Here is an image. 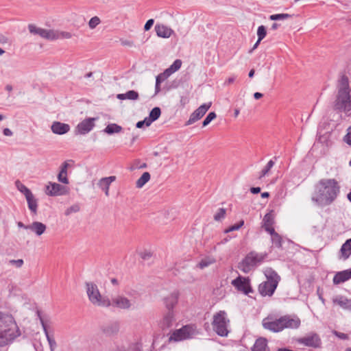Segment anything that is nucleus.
Listing matches in <instances>:
<instances>
[{
    "label": "nucleus",
    "mask_w": 351,
    "mask_h": 351,
    "mask_svg": "<svg viewBox=\"0 0 351 351\" xmlns=\"http://www.w3.org/2000/svg\"><path fill=\"white\" fill-rule=\"evenodd\" d=\"M178 293L173 292L165 299V304L168 311H173V307L178 302Z\"/></svg>",
    "instance_id": "nucleus-26"
},
{
    "label": "nucleus",
    "mask_w": 351,
    "mask_h": 351,
    "mask_svg": "<svg viewBox=\"0 0 351 351\" xmlns=\"http://www.w3.org/2000/svg\"><path fill=\"white\" fill-rule=\"evenodd\" d=\"M143 121L146 126H149L154 122V121L151 119L149 116L145 117Z\"/></svg>",
    "instance_id": "nucleus-57"
},
{
    "label": "nucleus",
    "mask_w": 351,
    "mask_h": 351,
    "mask_svg": "<svg viewBox=\"0 0 351 351\" xmlns=\"http://www.w3.org/2000/svg\"><path fill=\"white\" fill-rule=\"evenodd\" d=\"M263 327L273 332H279L282 331L280 317L274 318L271 316H267L262 321Z\"/></svg>",
    "instance_id": "nucleus-8"
},
{
    "label": "nucleus",
    "mask_w": 351,
    "mask_h": 351,
    "mask_svg": "<svg viewBox=\"0 0 351 351\" xmlns=\"http://www.w3.org/2000/svg\"><path fill=\"white\" fill-rule=\"evenodd\" d=\"M351 88L348 77L342 75L337 84V95L332 108L337 113H349L351 111Z\"/></svg>",
    "instance_id": "nucleus-2"
},
{
    "label": "nucleus",
    "mask_w": 351,
    "mask_h": 351,
    "mask_svg": "<svg viewBox=\"0 0 351 351\" xmlns=\"http://www.w3.org/2000/svg\"><path fill=\"white\" fill-rule=\"evenodd\" d=\"M100 22L101 21L98 16H93L88 22L89 27L90 29H94L100 23Z\"/></svg>",
    "instance_id": "nucleus-49"
},
{
    "label": "nucleus",
    "mask_w": 351,
    "mask_h": 351,
    "mask_svg": "<svg viewBox=\"0 0 351 351\" xmlns=\"http://www.w3.org/2000/svg\"><path fill=\"white\" fill-rule=\"evenodd\" d=\"M150 174L149 172H144L142 176L137 180L136 186L137 188H142L149 180Z\"/></svg>",
    "instance_id": "nucleus-34"
},
{
    "label": "nucleus",
    "mask_w": 351,
    "mask_h": 351,
    "mask_svg": "<svg viewBox=\"0 0 351 351\" xmlns=\"http://www.w3.org/2000/svg\"><path fill=\"white\" fill-rule=\"evenodd\" d=\"M17 226L19 227V228H25V229H29V225H25L23 222L21 221H19L17 222Z\"/></svg>",
    "instance_id": "nucleus-63"
},
{
    "label": "nucleus",
    "mask_w": 351,
    "mask_h": 351,
    "mask_svg": "<svg viewBox=\"0 0 351 351\" xmlns=\"http://www.w3.org/2000/svg\"><path fill=\"white\" fill-rule=\"evenodd\" d=\"M182 66V61L180 59L176 60L173 64L166 70L171 75L180 69Z\"/></svg>",
    "instance_id": "nucleus-37"
},
{
    "label": "nucleus",
    "mask_w": 351,
    "mask_h": 351,
    "mask_svg": "<svg viewBox=\"0 0 351 351\" xmlns=\"http://www.w3.org/2000/svg\"><path fill=\"white\" fill-rule=\"evenodd\" d=\"M38 34L43 38L54 40V30L53 29H45L40 28Z\"/></svg>",
    "instance_id": "nucleus-32"
},
{
    "label": "nucleus",
    "mask_w": 351,
    "mask_h": 351,
    "mask_svg": "<svg viewBox=\"0 0 351 351\" xmlns=\"http://www.w3.org/2000/svg\"><path fill=\"white\" fill-rule=\"evenodd\" d=\"M96 118H87L79 123L75 128L77 134H86L90 132L95 126Z\"/></svg>",
    "instance_id": "nucleus-12"
},
{
    "label": "nucleus",
    "mask_w": 351,
    "mask_h": 351,
    "mask_svg": "<svg viewBox=\"0 0 351 351\" xmlns=\"http://www.w3.org/2000/svg\"><path fill=\"white\" fill-rule=\"evenodd\" d=\"M332 302L334 304L340 306L344 309H348L351 308V300H348L347 298L344 296H336L332 299Z\"/></svg>",
    "instance_id": "nucleus-28"
},
{
    "label": "nucleus",
    "mask_w": 351,
    "mask_h": 351,
    "mask_svg": "<svg viewBox=\"0 0 351 351\" xmlns=\"http://www.w3.org/2000/svg\"><path fill=\"white\" fill-rule=\"evenodd\" d=\"M210 106V102L208 104H203L202 105H201L191 114L189 120L186 121L185 125H189L199 120L202 117H203V116L208 110Z\"/></svg>",
    "instance_id": "nucleus-10"
},
{
    "label": "nucleus",
    "mask_w": 351,
    "mask_h": 351,
    "mask_svg": "<svg viewBox=\"0 0 351 351\" xmlns=\"http://www.w3.org/2000/svg\"><path fill=\"white\" fill-rule=\"evenodd\" d=\"M244 225V221L241 220L239 223L231 226L228 230H226V232H229L234 230H237L240 228H241Z\"/></svg>",
    "instance_id": "nucleus-51"
},
{
    "label": "nucleus",
    "mask_w": 351,
    "mask_h": 351,
    "mask_svg": "<svg viewBox=\"0 0 351 351\" xmlns=\"http://www.w3.org/2000/svg\"><path fill=\"white\" fill-rule=\"evenodd\" d=\"M275 162L274 160H270L266 166L262 169L259 178H262L263 177L265 176L271 170V169L274 167Z\"/></svg>",
    "instance_id": "nucleus-39"
},
{
    "label": "nucleus",
    "mask_w": 351,
    "mask_h": 351,
    "mask_svg": "<svg viewBox=\"0 0 351 351\" xmlns=\"http://www.w3.org/2000/svg\"><path fill=\"white\" fill-rule=\"evenodd\" d=\"M80 210V206L78 204H75L70 207L67 208L64 212V215L66 216H69L72 213H75L79 212Z\"/></svg>",
    "instance_id": "nucleus-42"
},
{
    "label": "nucleus",
    "mask_w": 351,
    "mask_h": 351,
    "mask_svg": "<svg viewBox=\"0 0 351 351\" xmlns=\"http://www.w3.org/2000/svg\"><path fill=\"white\" fill-rule=\"evenodd\" d=\"M161 114V110L159 107H154L149 112V117L154 121H156Z\"/></svg>",
    "instance_id": "nucleus-38"
},
{
    "label": "nucleus",
    "mask_w": 351,
    "mask_h": 351,
    "mask_svg": "<svg viewBox=\"0 0 351 351\" xmlns=\"http://www.w3.org/2000/svg\"><path fill=\"white\" fill-rule=\"evenodd\" d=\"M267 35V29L264 25H261L257 29V36L259 40H262Z\"/></svg>",
    "instance_id": "nucleus-46"
},
{
    "label": "nucleus",
    "mask_w": 351,
    "mask_h": 351,
    "mask_svg": "<svg viewBox=\"0 0 351 351\" xmlns=\"http://www.w3.org/2000/svg\"><path fill=\"white\" fill-rule=\"evenodd\" d=\"M154 20L152 19L147 21V22L145 23V24L144 25V30L145 31L149 30L152 28V25H154Z\"/></svg>",
    "instance_id": "nucleus-53"
},
{
    "label": "nucleus",
    "mask_w": 351,
    "mask_h": 351,
    "mask_svg": "<svg viewBox=\"0 0 351 351\" xmlns=\"http://www.w3.org/2000/svg\"><path fill=\"white\" fill-rule=\"evenodd\" d=\"M263 95L261 93H258V92H256L254 94V97L255 99H261V97H263Z\"/></svg>",
    "instance_id": "nucleus-64"
},
{
    "label": "nucleus",
    "mask_w": 351,
    "mask_h": 351,
    "mask_svg": "<svg viewBox=\"0 0 351 351\" xmlns=\"http://www.w3.org/2000/svg\"><path fill=\"white\" fill-rule=\"evenodd\" d=\"M252 351H269L267 339L263 337L257 339L252 348Z\"/></svg>",
    "instance_id": "nucleus-29"
},
{
    "label": "nucleus",
    "mask_w": 351,
    "mask_h": 351,
    "mask_svg": "<svg viewBox=\"0 0 351 351\" xmlns=\"http://www.w3.org/2000/svg\"><path fill=\"white\" fill-rule=\"evenodd\" d=\"M253 265H241V266L239 267V268L244 271H247V269H250V267L252 266Z\"/></svg>",
    "instance_id": "nucleus-59"
},
{
    "label": "nucleus",
    "mask_w": 351,
    "mask_h": 351,
    "mask_svg": "<svg viewBox=\"0 0 351 351\" xmlns=\"http://www.w3.org/2000/svg\"><path fill=\"white\" fill-rule=\"evenodd\" d=\"M54 40L64 38L69 39L72 37V34L68 32L54 30Z\"/></svg>",
    "instance_id": "nucleus-35"
},
{
    "label": "nucleus",
    "mask_w": 351,
    "mask_h": 351,
    "mask_svg": "<svg viewBox=\"0 0 351 351\" xmlns=\"http://www.w3.org/2000/svg\"><path fill=\"white\" fill-rule=\"evenodd\" d=\"M155 30L158 37L164 38H168L173 34V30L171 28L162 24L156 25L155 26Z\"/></svg>",
    "instance_id": "nucleus-19"
},
{
    "label": "nucleus",
    "mask_w": 351,
    "mask_h": 351,
    "mask_svg": "<svg viewBox=\"0 0 351 351\" xmlns=\"http://www.w3.org/2000/svg\"><path fill=\"white\" fill-rule=\"evenodd\" d=\"M226 209L221 208L218 210L217 213L214 215V219L219 221L225 217Z\"/></svg>",
    "instance_id": "nucleus-47"
},
{
    "label": "nucleus",
    "mask_w": 351,
    "mask_h": 351,
    "mask_svg": "<svg viewBox=\"0 0 351 351\" xmlns=\"http://www.w3.org/2000/svg\"><path fill=\"white\" fill-rule=\"evenodd\" d=\"M38 316L40 317V323L42 324L44 332L46 335L47 341L49 344L50 350H51V351H54V350L57 346L56 342L54 338L49 334L48 328H47V326L46 323L45 322L44 319L40 316L39 314H38Z\"/></svg>",
    "instance_id": "nucleus-22"
},
{
    "label": "nucleus",
    "mask_w": 351,
    "mask_h": 351,
    "mask_svg": "<svg viewBox=\"0 0 351 351\" xmlns=\"http://www.w3.org/2000/svg\"><path fill=\"white\" fill-rule=\"evenodd\" d=\"M15 185L17 189L22 193L25 197L32 193V191L19 180L15 182Z\"/></svg>",
    "instance_id": "nucleus-36"
},
{
    "label": "nucleus",
    "mask_w": 351,
    "mask_h": 351,
    "mask_svg": "<svg viewBox=\"0 0 351 351\" xmlns=\"http://www.w3.org/2000/svg\"><path fill=\"white\" fill-rule=\"evenodd\" d=\"M350 278H351V268L337 272L333 278V282L335 285H338L344 282Z\"/></svg>",
    "instance_id": "nucleus-21"
},
{
    "label": "nucleus",
    "mask_w": 351,
    "mask_h": 351,
    "mask_svg": "<svg viewBox=\"0 0 351 351\" xmlns=\"http://www.w3.org/2000/svg\"><path fill=\"white\" fill-rule=\"evenodd\" d=\"M282 331L285 329H297L301 324L300 319L297 315H285L280 317Z\"/></svg>",
    "instance_id": "nucleus-7"
},
{
    "label": "nucleus",
    "mask_w": 351,
    "mask_h": 351,
    "mask_svg": "<svg viewBox=\"0 0 351 351\" xmlns=\"http://www.w3.org/2000/svg\"><path fill=\"white\" fill-rule=\"evenodd\" d=\"M351 254V238L346 240L339 250V257L343 260L347 259Z\"/></svg>",
    "instance_id": "nucleus-23"
},
{
    "label": "nucleus",
    "mask_w": 351,
    "mask_h": 351,
    "mask_svg": "<svg viewBox=\"0 0 351 351\" xmlns=\"http://www.w3.org/2000/svg\"><path fill=\"white\" fill-rule=\"evenodd\" d=\"M127 351H141V350L137 346L134 345V346L130 347Z\"/></svg>",
    "instance_id": "nucleus-62"
},
{
    "label": "nucleus",
    "mask_w": 351,
    "mask_h": 351,
    "mask_svg": "<svg viewBox=\"0 0 351 351\" xmlns=\"http://www.w3.org/2000/svg\"><path fill=\"white\" fill-rule=\"evenodd\" d=\"M264 273L267 278V281H269L271 283H273L274 281H276L277 285L278 284L280 276L274 270H273L271 268H267Z\"/></svg>",
    "instance_id": "nucleus-30"
},
{
    "label": "nucleus",
    "mask_w": 351,
    "mask_h": 351,
    "mask_svg": "<svg viewBox=\"0 0 351 351\" xmlns=\"http://www.w3.org/2000/svg\"><path fill=\"white\" fill-rule=\"evenodd\" d=\"M343 141L351 146V125L347 129V134L343 138Z\"/></svg>",
    "instance_id": "nucleus-52"
},
{
    "label": "nucleus",
    "mask_w": 351,
    "mask_h": 351,
    "mask_svg": "<svg viewBox=\"0 0 351 351\" xmlns=\"http://www.w3.org/2000/svg\"><path fill=\"white\" fill-rule=\"evenodd\" d=\"M250 192L253 194H258L261 192V188L260 187H251Z\"/></svg>",
    "instance_id": "nucleus-58"
},
{
    "label": "nucleus",
    "mask_w": 351,
    "mask_h": 351,
    "mask_svg": "<svg viewBox=\"0 0 351 351\" xmlns=\"http://www.w3.org/2000/svg\"><path fill=\"white\" fill-rule=\"evenodd\" d=\"M69 167V164L67 161H65L62 164L60 171L58 175V180L60 182L69 184V179L67 178V169Z\"/></svg>",
    "instance_id": "nucleus-25"
},
{
    "label": "nucleus",
    "mask_w": 351,
    "mask_h": 351,
    "mask_svg": "<svg viewBox=\"0 0 351 351\" xmlns=\"http://www.w3.org/2000/svg\"><path fill=\"white\" fill-rule=\"evenodd\" d=\"M21 334L13 316L9 313L0 312V347L12 343Z\"/></svg>",
    "instance_id": "nucleus-3"
},
{
    "label": "nucleus",
    "mask_w": 351,
    "mask_h": 351,
    "mask_svg": "<svg viewBox=\"0 0 351 351\" xmlns=\"http://www.w3.org/2000/svg\"><path fill=\"white\" fill-rule=\"evenodd\" d=\"M111 305L122 309H128L131 306V303L127 298L117 296L112 300Z\"/></svg>",
    "instance_id": "nucleus-18"
},
{
    "label": "nucleus",
    "mask_w": 351,
    "mask_h": 351,
    "mask_svg": "<svg viewBox=\"0 0 351 351\" xmlns=\"http://www.w3.org/2000/svg\"><path fill=\"white\" fill-rule=\"evenodd\" d=\"M125 95L126 97V99H130V100H136L139 97V95H138V92H136L134 90H128V92H126L125 93Z\"/></svg>",
    "instance_id": "nucleus-45"
},
{
    "label": "nucleus",
    "mask_w": 351,
    "mask_h": 351,
    "mask_svg": "<svg viewBox=\"0 0 351 351\" xmlns=\"http://www.w3.org/2000/svg\"><path fill=\"white\" fill-rule=\"evenodd\" d=\"M292 17V15L289 14H272L269 16V19L271 21L285 20Z\"/></svg>",
    "instance_id": "nucleus-40"
},
{
    "label": "nucleus",
    "mask_w": 351,
    "mask_h": 351,
    "mask_svg": "<svg viewBox=\"0 0 351 351\" xmlns=\"http://www.w3.org/2000/svg\"><path fill=\"white\" fill-rule=\"evenodd\" d=\"M171 75L170 73L165 69L163 73H160L156 76V80H158V84L161 83L167 79Z\"/></svg>",
    "instance_id": "nucleus-48"
},
{
    "label": "nucleus",
    "mask_w": 351,
    "mask_h": 351,
    "mask_svg": "<svg viewBox=\"0 0 351 351\" xmlns=\"http://www.w3.org/2000/svg\"><path fill=\"white\" fill-rule=\"evenodd\" d=\"M189 102V99L186 97L182 96L180 99V103L182 105L184 106L186 104Z\"/></svg>",
    "instance_id": "nucleus-61"
},
{
    "label": "nucleus",
    "mask_w": 351,
    "mask_h": 351,
    "mask_svg": "<svg viewBox=\"0 0 351 351\" xmlns=\"http://www.w3.org/2000/svg\"><path fill=\"white\" fill-rule=\"evenodd\" d=\"M123 130V128L117 123H109L104 130V132L109 135L119 133Z\"/></svg>",
    "instance_id": "nucleus-31"
},
{
    "label": "nucleus",
    "mask_w": 351,
    "mask_h": 351,
    "mask_svg": "<svg viewBox=\"0 0 351 351\" xmlns=\"http://www.w3.org/2000/svg\"><path fill=\"white\" fill-rule=\"evenodd\" d=\"M121 43L123 46H128V47H132L134 46V43L129 40H121Z\"/></svg>",
    "instance_id": "nucleus-56"
},
{
    "label": "nucleus",
    "mask_w": 351,
    "mask_h": 351,
    "mask_svg": "<svg viewBox=\"0 0 351 351\" xmlns=\"http://www.w3.org/2000/svg\"><path fill=\"white\" fill-rule=\"evenodd\" d=\"M195 334V328L193 326L186 325L178 330H174L169 340V341H179L191 338Z\"/></svg>",
    "instance_id": "nucleus-6"
},
{
    "label": "nucleus",
    "mask_w": 351,
    "mask_h": 351,
    "mask_svg": "<svg viewBox=\"0 0 351 351\" xmlns=\"http://www.w3.org/2000/svg\"><path fill=\"white\" fill-rule=\"evenodd\" d=\"M27 206L31 213L34 215L37 214L38 211V200L35 198L32 193L25 197Z\"/></svg>",
    "instance_id": "nucleus-27"
},
{
    "label": "nucleus",
    "mask_w": 351,
    "mask_h": 351,
    "mask_svg": "<svg viewBox=\"0 0 351 351\" xmlns=\"http://www.w3.org/2000/svg\"><path fill=\"white\" fill-rule=\"evenodd\" d=\"M119 327L117 324H112L110 326H107L104 330V332H106L108 335H112L118 332Z\"/></svg>",
    "instance_id": "nucleus-41"
},
{
    "label": "nucleus",
    "mask_w": 351,
    "mask_h": 351,
    "mask_svg": "<svg viewBox=\"0 0 351 351\" xmlns=\"http://www.w3.org/2000/svg\"><path fill=\"white\" fill-rule=\"evenodd\" d=\"M46 229V225L39 221H34L32 224L29 225V230L34 232L37 236L42 235Z\"/></svg>",
    "instance_id": "nucleus-24"
},
{
    "label": "nucleus",
    "mask_w": 351,
    "mask_h": 351,
    "mask_svg": "<svg viewBox=\"0 0 351 351\" xmlns=\"http://www.w3.org/2000/svg\"><path fill=\"white\" fill-rule=\"evenodd\" d=\"M317 189L312 196V201L319 206H327L337 198L340 187L335 179H322L319 181Z\"/></svg>",
    "instance_id": "nucleus-1"
},
{
    "label": "nucleus",
    "mask_w": 351,
    "mask_h": 351,
    "mask_svg": "<svg viewBox=\"0 0 351 351\" xmlns=\"http://www.w3.org/2000/svg\"><path fill=\"white\" fill-rule=\"evenodd\" d=\"M3 133L5 136H10L13 134L12 132L9 128L3 129Z\"/></svg>",
    "instance_id": "nucleus-60"
},
{
    "label": "nucleus",
    "mask_w": 351,
    "mask_h": 351,
    "mask_svg": "<svg viewBox=\"0 0 351 351\" xmlns=\"http://www.w3.org/2000/svg\"><path fill=\"white\" fill-rule=\"evenodd\" d=\"M140 257L143 261H149L153 256V254L149 251H144L139 252Z\"/></svg>",
    "instance_id": "nucleus-50"
},
{
    "label": "nucleus",
    "mask_w": 351,
    "mask_h": 351,
    "mask_svg": "<svg viewBox=\"0 0 351 351\" xmlns=\"http://www.w3.org/2000/svg\"><path fill=\"white\" fill-rule=\"evenodd\" d=\"M265 230L270 234L271 237H273L275 234H277V232L275 231L274 228L271 226H266L263 227Z\"/></svg>",
    "instance_id": "nucleus-55"
},
{
    "label": "nucleus",
    "mask_w": 351,
    "mask_h": 351,
    "mask_svg": "<svg viewBox=\"0 0 351 351\" xmlns=\"http://www.w3.org/2000/svg\"><path fill=\"white\" fill-rule=\"evenodd\" d=\"M66 187L56 182H49L46 186V193L50 196H57L65 194Z\"/></svg>",
    "instance_id": "nucleus-14"
},
{
    "label": "nucleus",
    "mask_w": 351,
    "mask_h": 351,
    "mask_svg": "<svg viewBox=\"0 0 351 351\" xmlns=\"http://www.w3.org/2000/svg\"><path fill=\"white\" fill-rule=\"evenodd\" d=\"M217 115L215 112H210L208 114L206 117L202 122V126L206 127L208 125L213 119L216 118Z\"/></svg>",
    "instance_id": "nucleus-44"
},
{
    "label": "nucleus",
    "mask_w": 351,
    "mask_h": 351,
    "mask_svg": "<svg viewBox=\"0 0 351 351\" xmlns=\"http://www.w3.org/2000/svg\"><path fill=\"white\" fill-rule=\"evenodd\" d=\"M274 223V215L273 214V210H271L269 213H267L263 219V225L262 227L266 226H271Z\"/></svg>",
    "instance_id": "nucleus-33"
},
{
    "label": "nucleus",
    "mask_w": 351,
    "mask_h": 351,
    "mask_svg": "<svg viewBox=\"0 0 351 351\" xmlns=\"http://www.w3.org/2000/svg\"><path fill=\"white\" fill-rule=\"evenodd\" d=\"M175 321L173 311H167V312L164 314L159 325L162 330H167L173 326Z\"/></svg>",
    "instance_id": "nucleus-15"
},
{
    "label": "nucleus",
    "mask_w": 351,
    "mask_h": 351,
    "mask_svg": "<svg viewBox=\"0 0 351 351\" xmlns=\"http://www.w3.org/2000/svg\"><path fill=\"white\" fill-rule=\"evenodd\" d=\"M271 241L273 245L276 247H282V239L279 234H275L273 237H271Z\"/></svg>",
    "instance_id": "nucleus-43"
},
{
    "label": "nucleus",
    "mask_w": 351,
    "mask_h": 351,
    "mask_svg": "<svg viewBox=\"0 0 351 351\" xmlns=\"http://www.w3.org/2000/svg\"><path fill=\"white\" fill-rule=\"evenodd\" d=\"M276 288V281H274L273 283H271L266 280L259 285L258 292L262 296H271Z\"/></svg>",
    "instance_id": "nucleus-13"
},
{
    "label": "nucleus",
    "mask_w": 351,
    "mask_h": 351,
    "mask_svg": "<svg viewBox=\"0 0 351 351\" xmlns=\"http://www.w3.org/2000/svg\"><path fill=\"white\" fill-rule=\"evenodd\" d=\"M232 285L239 291L245 295L252 292L253 290L250 286V280L247 278L239 276L232 281Z\"/></svg>",
    "instance_id": "nucleus-9"
},
{
    "label": "nucleus",
    "mask_w": 351,
    "mask_h": 351,
    "mask_svg": "<svg viewBox=\"0 0 351 351\" xmlns=\"http://www.w3.org/2000/svg\"><path fill=\"white\" fill-rule=\"evenodd\" d=\"M51 129L54 134L62 135L70 130V126L67 123L54 121L51 126Z\"/></svg>",
    "instance_id": "nucleus-17"
},
{
    "label": "nucleus",
    "mask_w": 351,
    "mask_h": 351,
    "mask_svg": "<svg viewBox=\"0 0 351 351\" xmlns=\"http://www.w3.org/2000/svg\"><path fill=\"white\" fill-rule=\"evenodd\" d=\"M85 287L88 298L93 305L104 307H108L111 305L110 300L100 293L96 284L93 282H86Z\"/></svg>",
    "instance_id": "nucleus-4"
},
{
    "label": "nucleus",
    "mask_w": 351,
    "mask_h": 351,
    "mask_svg": "<svg viewBox=\"0 0 351 351\" xmlns=\"http://www.w3.org/2000/svg\"><path fill=\"white\" fill-rule=\"evenodd\" d=\"M116 180V176H111L109 177L102 178L98 182L99 188L105 192L106 196L109 195V188L110 184Z\"/></svg>",
    "instance_id": "nucleus-20"
},
{
    "label": "nucleus",
    "mask_w": 351,
    "mask_h": 351,
    "mask_svg": "<svg viewBox=\"0 0 351 351\" xmlns=\"http://www.w3.org/2000/svg\"><path fill=\"white\" fill-rule=\"evenodd\" d=\"M213 330L221 337H227L230 332V319L224 311H219L213 315L211 323Z\"/></svg>",
    "instance_id": "nucleus-5"
},
{
    "label": "nucleus",
    "mask_w": 351,
    "mask_h": 351,
    "mask_svg": "<svg viewBox=\"0 0 351 351\" xmlns=\"http://www.w3.org/2000/svg\"><path fill=\"white\" fill-rule=\"evenodd\" d=\"M28 29L30 33L34 34H38V30L40 29V27H37L33 24H29L28 25Z\"/></svg>",
    "instance_id": "nucleus-54"
},
{
    "label": "nucleus",
    "mask_w": 351,
    "mask_h": 351,
    "mask_svg": "<svg viewBox=\"0 0 351 351\" xmlns=\"http://www.w3.org/2000/svg\"><path fill=\"white\" fill-rule=\"evenodd\" d=\"M298 342L304 346L318 348L321 347L322 341L319 335L316 333H313L305 336L298 340Z\"/></svg>",
    "instance_id": "nucleus-11"
},
{
    "label": "nucleus",
    "mask_w": 351,
    "mask_h": 351,
    "mask_svg": "<svg viewBox=\"0 0 351 351\" xmlns=\"http://www.w3.org/2000/svg\"><path fill=\"white\" fill-rule=\"evenodd\" d=\"M266 253L250 252L241 263H260L265 261Z\"/></svg>",
    "instance_id": "nucleus-16"
}]
</instances>
